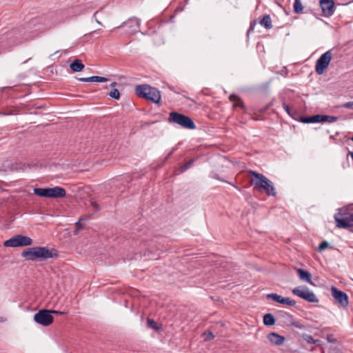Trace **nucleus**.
Listing matches in <instances>:
<instances>
[{
	"label": "nucleus",
	"mask_w": 353,
	"mask_h": 353,
	"mask_svg": "<svg viewBox=\"0 0 353 353\" xmlns=\"http://www.w3.org/2000/svg\"><path fill=\"white\" fill-rule=\"evenodd\" d=\"M327 340L330 342V343H336V339H334L333 334H328L327 336Z\"/></svg>",
	"instance_id": "nucleus-38"
},
{
	"label": "nucleus",
	"mask_w": 353,
	"mask_h": 353,
	"mask_svg": "<svg viewBox=\"0 0 353 353\" xmlns=\"http://www.w3.org/2000/svg\"><path fill=\"white\" fill-rule=\"evenodd\" d=\"M98 12H99L98 11H97L96 12H94V17H96V15L97 14V13H98Z\"/></svg>",
	"instance_id": "nucleus-48"
},
{
	"label": "nucleus",
	"mask_w": 353,
	"mask_h": 353,
	"mask_svg": "<svg viewBox=\"0 0 353 353\" xmlns=\"http://www.w3.org/2000/svg\"><path fill=\"white\" fill-rule=\"evenodd\" d=\"M63 22V19L59 17L57 12H52L45 17H41L38 19H34L32 21L31 23L35 26L37 23H41L44 27L39 30H45L54 28L56 25Z\"/></svg>",
	"instance_id": "nucleus-5"
},
{
	"label": "nucleus",
	"mask_w": 353,
	"mask_h": 353,
	"mask_svg": "<svg viewBox=\"0 0 353 353\" xmlns=\"http://www.w3.org/2000/svg\"><path fill=\"white\" fill-rule=\"evenodd\" d=\"M33 243L32 239L26 236L18 234L4 241V246L17 248L31 245Z\"/></svg>",
	"instance_id": "nucleus-7"
},
{
	"label": "nucleus",
	"mask_w": 353,
	"mask_h": 353,
	"mask_svg": "<svg viewBox=\"0 0 353 353\" xmlns=\"http://www.w3.org/2000/svg\"><path fill=\"white\" fill-rule=\"evenodd\" d=\"M21 255L27 261H39L37 246L25 249Z\"/></svg>",
	"instance_id": "nucleus-16"
},
{
	"label": "nucleus",
	"mask_w": 353,
	"mask_h": 353,
	"mask_svg": "<svg viewBox=\"0 0 353 353\" xmlns=\"http://www.w3.org/2000/svg\"><path fill=\"white\" fill-rule=\"evenodd\" d=\"M65 314V312H61V311H58V310H50V314Z\"/></svg>",
	"instance_id": "nucleus-43"
},
{
	"label": "nucleus",
	"mask_w": 353,
	"mask_h": 353,
	"mask_svg": "<svg viewBox=\"0 0 353 353\" xmlns=\"http://www.w3.org/2000/svg\"><path fill=\"white\" fill-rule=\"evenodd\" d=\"M336 226L339 228L353 227V213H338L334 215Z\"/></svg>",
	"instance_id": "nucleus-11"
},
{
	"label": "nucleus",
	"mask_w": 353,
	"mask_h": 353,
	"mask_svg": "<svg viewBox=\"0 0 353 353\" xmlns=\"http://www.w3.org/2000/svg\"><path fill=\"white\" fill-rule=\"evenodd\" d=\"M339 118L335 116H330L325 114H315L312 116L303 117L301 116L299 121L304 123H334L337 121Z\"/></svg>",
	"instance_id": "nucleus-6"
},
{
	"label": "nucleus",
	"mask_w": 353,
	"mask_h": 353,
	"mask_svg": "<svg viewBox=\"0 0 353 353\" xmlns=\"http://www.w3.org/2000/svg\"><path fill=\"white\" fill-rule=\"evenodd\" d=\"M260 24L268 30L271 29L272 28V24L270 16L269 14L264 15L260 21Z\"/></svg>",
	"instance_id": "nucleus-25"
},
{
	"label": "nucleus",
	"mask_w": 353,
	"mask_h": 353,
	"mask_svg": "<svg viewBox=\"0 0 353 353\" xmlns=\"http://www.w3.org/2000/svg\"><path fill=\"white\" fill-rule=\"evenodd\" d=\"M196 161V159H192L188 161H186L185 163L181 165L179 167L176 168L174 170V174H180L181 173L184 172L185 171L188 170L192 166L194 165V162Z\"/></svg>",
	"instance_id": "nucleus-19"
},
{
	"label": "nucleus",
	"mask_w": 353,
	"mask_h": 353,
	"mask_svg": "<svg viewBox=\"0 0 353 353\" xmlns=\"http://www.w3.org/2000/svg\"><path fill=\"white\" fill-rule=\"evenodd\" d=\"M348 155H350L352 157V161H353V152L350 151L348 153Z\"/></svg>",
	"instance_id": "nucleus-45"
},
{
	"label": "nucleus",
	"mask_w": 353,
	"mask_h": 353,
	"mask_svg": "<svg viewBox=\"0 0 353 353\" xmlns=\"http://www.w3.org/2000/svg\"><path fill=\"white\" fill-rule=\"evenodd\" d=\"M343 108H348L350 110H353V101H350L347 103H345L343 105Z\"/></svg>",
	"instance_id": "nucleus-39"
},
{
	"label": "nucleus",
	"mask_w": 353,
	"mask_h": 353,
	"mask_svg": "<svg viewBox=\"0 0 353 353\" xmlns=\"http://www.w3.org/2000/svg\"><path fill=\"white\" fill-rule=\"evenodd\" d=\"M331 294L334 299L335 303L341 307H346L349 304V298L347 294L339 290L334 286L331 288Z\"/></svg>",
	"instance_id": "nucleus-12"
},
{
	"label": "nucleus",
	"mask_w": 353,
	"mask_h": 353,
	"mask_svg": "<svg viewBox=\"0 0 353 353\" xmlns=\"http://www.w3.org/2000/svg\"><path fill=\"white\" fill-rule=\"evenodd\" d=\"M81 220H83V219H79V221L76 223L75 224V230H74V234H77L78 232L82 230V228H83V224H81Z\"/></svg>",
	"instance_id": "nucleus-34"
},
{
	"label": "nucleus",
	"mask_w": 353,
	"mask_h": 353,
	"mask_svg": "<svg viewBox=\"0 0 353 353\" xmlns=\"http://www.w3.org/2000/svg\"><path fill=\"white\" fill-rule=\"evenodd\" d=\"M292 292L309 303H318L319 299L314 293L310 291L306 286H299L292 289Z\"/></svg>",
	"instance_id": "nucleus-8"
},
{
	"label": "nucleus",
	"mask_w": 353,
	"mask_h": 353,
	"mask_svg": "<svg viewBox=\"0 0 353 353\" xmlns=\"http://www.w3.org/2000/svg\"><path fill=\"white\" fill-rule=\"evenodd\" d=\"M255 25H256V21H254L253 22H252L250 23V28H249V29L248 30V33H250L251 31L254 30Z\"/></svg>",
	"instance_id": "nucleus-42"
},
{
	"label": "nucleus",
	"mask_w": 353,
	"mask_h": 353,
	"mask_svg": "<svg viewBox=\"0 0 353 353\" xmlns=\"http://www.w3.org/2000/svg\"><path fill=\"white\" fill-rule=\"evenodd\" d=\"M293 8L294 12L296 14H300L303 12V6L300 0H294Z\"/></svg>",
	"instance_id": "nucleus-29"
},
{
	"label": "nucleus",
	"mask_w": 353,
	"mask_h": 353,
	"mask_svg": "<svg viewBox=\"0 0 353 353\" xmlns=\"http://www.w3.org/2000/svg\"><path fill=\"white\" fill-rule=\"evenodd\" d=\"M108 95L114 99L118 100L120 99L119 91L116 88L112 89L111 91L108 93Z\"/></svg>",
	"instance_id": "nucleus-31"
},
{
	"label": "nucleus",
	"mask_w": 353,
	"mask_h": 353,
	"mask_svg": "<svg viewBox=\"0 0 353 353\" xmlns=\"http://www.w3.org/2000/svg\"><path fill=\"white\" fill-rule=\"evenodd\" d=\"M296 272L301 280L305 281L311 285H314L312 281V275L307 270L299 268L297 269Z\"/></svg>",
	"instance_id": "nucleus-18"
},
{
	"label": "nucleus",
	"mask_w": 353,
	"mask_h": 353,
	"mask_svg": "<svg viewBox=\"0 0 353 353\" xmlns=\"http://www.w3.org/2000/svg\"><path fill=\"white\" fill-rule=\"evenodd\" d=\"M210 177L213 178V179H217L219 181H223V182H226L225 180L221 179V177L219 176V175L216 173H214V172H212L210 174Z\"/></svg>",
	"instance_id": "nucleus-36"
},
{
	"label": "nucleus",
	"mask_w": 353,
	"mask_h": 353,
	"mask_svg": "<svg viewBox=\"0 0 353 353\" xmlns=\"http://www.w3.org/2000/svg\"><path fill=\"white\" fill-rule=\"evenodd\" d=\"M284 316L286 317L288 322L293 326L301 329L303 327V326L301 325L299 322H296L294 320L293 316L291 314L285 313Z\"/></svg>",
	"instance_id": "nucleus-28"
},
{
	"label": "nucleus",
	"mask_w": 353,
	"mask_h": 353,
	"mask_svg": "<svg viewBox=\"0 0 353 353\" xmlns=\"http://www.w3.org/2000/svg\"><path fill=\"white\" fill-rule=\"evenodd\" d=\"M37 250L39 261L57 258L59 256L58 252L55 249H49L47 247L37 246Z\"/></svg>",
	"instance_id": "nucleus-13"
},
{
	"label": "nucleus",
	"mask_w": 353,
	"mask_h": 353,
	"mask_svg": "<svg viewBox=\"0 0 353 353\" xmlns=\"http://www.w3.org/2000/svg\"><path fill=\"white\" fill-rule=\"evenodd\" d=\"M34 194L41 196L46 198H54L59 199L63 198L66 195L65 190L59 186H56L54 188H36L33 190Z\"/></svg>",
	"instance_id": "nucleus-4"
},
{
	"label": "nucleus",
	"mask_w": 353,
	"mask_h": 353,
	"mask_svg": "<svg viewBox=\"0 0 353 353\" xmlns=\"http://www.w3.org/2000/svg\"><path fill=\"white\" fill-rule=\"evenodd\" d=\"M350 140L353 141V136L350 138Z\"/></svg>",
	"instance_id": "nucleus-49"
},
{
	"label": "nucleus",
	"mask_w": 353,
	"mask_h": 353,
	"mask_svg": "<svg viewBox=\"0 0 353 353\" xmlns=\"http://www.w3.org/2000/svg\"><path fill=\"white\" fill-rule=\"evenodd\" d=\"M332 58L331 50L323 53L316 61L315 70L318 74H322L327 68Z\"/></svg>",
	"instance_id": "nucleus-9"
},
{
	"label": "nucleus",
	"mask_w": 353,
	"mask_h": 353,
	"mask_svg": "<svg viewBox=\"0 0 353 353\" xmlns=\"http://www.w3.org/2000/svg\"><path fill=\"white\" fill-rule=\"evenodd\" d=\"M270 106H272V103H270L269 104L265 105L264 108L259 109V111L260 113L263 114L270 108Z\"/></svg>",
	"instance_id": "nucleus-37"
},
{
	"label": "nucleus",
	"mask_w": 353,
	"mask_h": 353,
	"mask_svg": "<svg viewBox=\"0 0 353 353\" xmlns=\"http://www.w3.org/2000/svg\"><path fill=\"white\" fill-rule=\"evenodd\" d=\"M168 121L169 123L177 124L183 128L190 130L196 128V125L190 117L178 112H170Z\"/></svg>",
	"instance_id": "nucleus-3"
},
{
	"label": "nucleus",
	"mask_w": 353,
	"mask_h": 353,
	"mask_svg": "<svg viewBox=\"0 0 353 353\" xmlns=\"http://www.w3.org/2000/svg\"><path fill=\"white\" fill-rule=\"evenodd\" d=\"M203 336H205L204 341H208L212 339H213L215 336L213 334V333L210 331H207L203 333Z\"/></svg>",
	"instance_id": "nucleus-33"
},
{
	"label": "nucleus",
	"mask_w": 353,
	"mask_h": 353,
	"mask_svg": "<svg viewBox=\"0 0 353 353\" xmlns=\"http://www.w3.org/2000/svg\"><path fill=\"white\" fill-rule=\"evenodd\" d=\"M26 168H30V165H27L26 163L22 162H16L10 164L8 166V170L10 172H23Z\"/></svg>",
	"instance_id": "nucleus-20"
},
{
	"label": "nucleus",
	"mask_w": 353,
	"mask_h": 353,
	"mask_svg": "<svg viewBox=\"0 0 353 353\" xmlns=\"http://www.w3.org/2000/svg\"><path fill=\"white\" fill-rule=\"evenodd\" d=\"M266 298L283 305H288L290 306H294L296 305V301L294 300L291 299L289 297H283L275 293L267 294Z\"/></svg>",
	"instance_id": "nucleus-15"
},
{
	"label": "nucleus",
	"mask_w": 353,
	"mask_h": 353,
	"mask_svg": "<svg viewBox=\"0 0 353 353\" xmlns=\"http://www.w3.org/2000/svg\"><path fill=\"white\" fill-rule=\"evenodd\" d=\"M230 100L234 102V107H240L242 109H245V105L241 98L236 94H232L230 96Z\"/></svg>",
	"instance_id": "nucleus-23"
},
{
	"label": "nucleus",
	"mask_w": 353,
	"mask_h": 353,
	"mask_svg": "<svg viewBox=\"0 0 353 353\" xmlns=\"http://www.w3.org/2000/svg\"><path fill=\"white\" fill-rule=\"evenodd\" d=\"M95 20H96V21H97V23H99V24L101 25V23L98 19H96Z\"/></svg>",
	"instance_id": "nucleus-47"
},
{
	"label": "nucleus",
	"mask_w": 353,
	"mask_h": 353,
	"mask_svg": "<svg viewBox=\"0 0 353 353\" xmlns=\"http://www.w3.org/2000/svg\"><path fill=\"white\" fill-rule=\"evenodd\" d=\"M125 25H128L130 27L136 26L137 28L134 29L133 31L137 32L139 29L140 21L136 17L130 18L128 21L123 23L119 27H123Z\"/></svg>",
	"instance_id": "nucleus-24"
},
{
	"label": "nucleus",
	"mask_w": 353,
	"mask_h": 353,
	"mask_svg": "<svg viewBox=\"0 0 353 353\" xmlns=\"http://www.w3.org/2000/svg\"><path fill=\"white\" fill-rule=\"evenodd\" d=\"M283 107L284 108V110H285V112L292 117L294 119H296V120H299V114L296 111H292L291 110L290 106L288 105H287L285 103H283Z\"/></svg>",
	"instance_id": "nucleus-27"
},
{
	"label": "nucleus",
	"mask_w": 353,
	"mask_h": 353,
	"mask_svg": "<svg viewBox=\"0 0 353 353\" xmlns=\"http://www.w3.org/2000/svg\"><path fill=\"white\" fill-rule=\"evenodd\" d=\"M147 324L149 327H150L154 330H159V327H158L157 322L155 321H154L153 319H148Z\"/></svg>",
	"instance_id": "nucleus-32"
},
{
	"label": "nucleus",
	"mask_w": 353,
	"mask_h": 353,
	"mask_svg": "<svg viewBox=\"0 0 353 353\" xmlns=\"http://www.w3.org/2000/svg\"><path fill=\"white\" fill-rule=\"evenodd\" d=\"M263 323L267 326H271L275 324V318L270 313L265 314L263 316Z\"/></svg>",
	"instance_id": "nucleus-26"
},
{
	"label": "nucleus",
	"mask_w": 353,
	"mask_h": 353,
	"mask_svg": "<svg viewBox=\"0 0 353 353\" xmlns=\"http://www.w3.org/2000/svg\"><path fill=\"white\" fill-rule=\"evenodd\" d=\"M91 205H92V207L94 209V210H95L96 212H97V211H99V205L97 203V202H96V201H91Z\"/></svg>",
	"instance_id": "nucleus-40"
},
{
	"label": "nucleus",
	"mask_w": 353,
	"mask_h": 353,
	"mask_svg": "<svg viewBox=\"0 0 353 353\" xmlns=\"http://www.w3.org/2000/svg\"><path fill=\"white\" fill-rule=\"evenodd\" d=\"M321 353H325L323 351H321ZM327 353H341L340 350L337 348H332L330 349Z\"/></svg>",
	"instance_id": "nucleus-41"
},
{
	"label": "nucleus",
	"mask_w": 353,
	"mask_h": 353,
	"mask_svg": "<svg viewBox=\"0 0 353 353\" xmlns=\"http://www.w3.org/2000/svg\"><path fill=\"white\" fill-rule=\"evenodd\" d=\"M176 150V148H173L172 150L168 154L167 157L165 158V161H167Z\"/></svg>",
	"instance_id": "nucleus-44"
},
{
	"label": "nucleus",
	"mask_w": 353,
	"mask_h": 353,
	"mask_svg": "<svg viewBox=\"0 0 353 353\" xmlns=\"http://www.w3.org/2000/svg\"><path fill=\"white\" fill-rule=\"evenodd\" d=\"M249 174L254 177L251 181V184L254 186L255 190L259 192L265 193L268 196H276V190L273 183L270 180L263 174L253 170H250Z\"/></svg>",
	"instance_id": "nucleus-1"
},
{
	"label": "nucleus",
	"mask_w": 353,
	"mask_h": 353,
	"mask_svg": "<svg viewBox=\"0 0 353 353\" xmlns=\"http://www.w3.org/2000/svg\"><path fill=\"white\" fill-rule=\"evenodd\" d=\"M34 320L38 324L43 326H48L54 321V317L50 314V310L47 309L39 310L34 315Z\"/></svg>",
	"instance_id": "nucleus-10"
},
{
	"label": "nucleus",
	"mask_w": 353,
	"mask_h": 353,
	"mask_svg": "<svg viewBox=\"0 0 353 353\" xmlns=\"http://www.w3.org/2000/svg\"><path fill=\"white\" fill-rule=\"evenodd\" d=\"M117 85V83L116 82H113L110 84V86L113 88V87L116 86Z\"/></svg>",
	"instance_id": "nucleus-46"
},
{
	"label": "nucleus",
	"mask_w": 353,
	"mask_h": 353,
	"mask_svg": "<svg viewBox=\"0 0 353 353\" xmlns=\"http://www.w3.org/2000/svg\"><path fill=\"white\" fill-rule=\"evenodd\" d=\"M84 67L83 63L80 59L74 60L70 65V69L74 72L81 71Z\"/></svg>",
	"instance_id": "nucleus-21"
},
{
	"label": "nucleus",
	"mask_w": 353,
	"mask_h": 353,
	"mask_svg": "<svg viewBox=\"0 0 353 353\" xmlns=\"http://www.w3.org/2000/svg\"><path fill=\"white\" fill-rule=\"evenodd\" d=\"M303 338L308 343L320 345L321 341L320 340H315V339H314L313 337L311 335L303 334Z\"/></svg>",
	"instance_id": "nucleus-30"
},
{
	"label": "nucleus",
	"mask_w": 353,
	"mask_h": 353,
	"mask_svg": "<svg viewBox=\"0 0 353 353\" xmlns=\"http://www.w3.org/2000/svg\"><path fill=\"white\" fill-rule=\"evenodd\" d=\"M329 247V243L326 241H323L319 245V248H317L318 252H322L325 248Z\"/></svg>",
	"instance_id": "nucleus-35"
},
{
	"label": "nucleus",
	"mask_w": 353,
	"mask_h": 353,
	"mask_svg": "<svg viewBox=\"0 0 353 353\" xmlns=\"http://www.w3.org/2000/svg\"><path fill=\"white\" fill-rule=\"evenodd\" d=\"M135 93L139 97L147 99L154 103H159L161 100L159 90L147 84L137 85Z\"/></svg>",
	"instance_id": "nucleus-2"
},
{
	"label": "nucleus",
	"mask_w": 353,
	"mask_h": 353,
	"mask_svg": "<svg viewBox=\"0 0 353 353\" xmlns=\"http://www.w3.org/2000/svg\"><path fill=\"white\" fill-rule=\"evenodd\" d=\"M267 339L271 343L275 345H282L285 339L284 336L279 335L276 332L269 333L267 336Z\"/></svg>",
	"instance_id": "nucleus-17"
},
{
	"label": "nucleus",
	"mask_w": 353,
	"mask_h": 353,
	"mask_svg": "<svg viewBox=\"0 0 353 353\" xmlns=\"http://www.w3.org/2000/svg\"><path fill=\"white\" fill-rule=\"evenodd\" d=\"M79 80L82 82H106V81H108L107 78H105L103 77H99V76H92L90 77L79 78Z\"/></svg>",
	"instance_id": "nucleus-22"
},
{
	"label": "nucleus",
	"mask_w": 353,
	"mask_h": 353,
	"mask_svg": "<svg viewBox=\"0 0 353 353\" xmlns=\"http://www.w3.org/2000/svg\"><path fill=\"white\" fill-rule=\"evenodd\" d=\"M319 5L323 16L327 17L334 14L335 10L334 0H320Z\"/></svg>",
	"instance_id": "nucleus-14"
}]
</instances>
